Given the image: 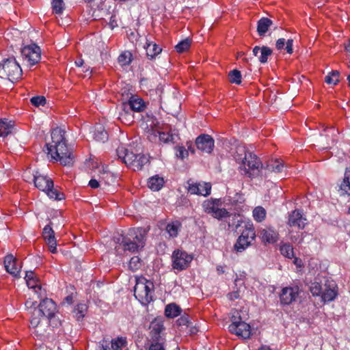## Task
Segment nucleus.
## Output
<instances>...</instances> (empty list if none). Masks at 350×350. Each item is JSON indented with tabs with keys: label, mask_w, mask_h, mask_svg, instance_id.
I'll use <instances>...</instances> for the list:
<instances>
[{
	"label": "nucleus",
	"mask_w": 350,
	"mask_h": 350,
	"mask_svg": "<svg viewBox=\"0 0 350 350\" xmlns=\"http://www.w3.org/2000/svg\"><path fill=\"white\" fill-rule=\"evenodd\" d=\"M113 241L116 244H118L115 247L118 253L120 252V249L124 252H138L145 245L144 236L142 234L141 230L139 229L130 230L126 236L118 235L114 237Z\"/></svg>",
	"instance_id": "nucleus-3"
},
{
	"label": "nucleus",
	"mask_w": 350,
	"mask_h": 350,
	"mask_svg": "<svg viewBox=\"0 0 350 350\" xmlns=\"http://www.w3.org/2000/svg\"><path fill=\"white\" fill-rule=\"evenodd\" d=\"M133 55L130 51H128L122 53L118 58V63L122 66H129L131 63Z\"/></svg>",
	"instance_id": "nucleus-38"
},
{
	"label": "nucleus",
	"mask_w": 350,
	"mask_h": 350,
	"mask_svg": "<svg viewBox=\"0 0 350 350\" xmlns=\"http://www.w3.org/2000/svg\"><path fill=\"white\" fill-rule=\"evenodd\" d=\"M126 107L127 105L124 103H122L118 118L122 123L130 125L134 121L133 111L127 109Z\"/></svg>",
	"instance_id": "nucleus-22"
},
{
	"label": "nucleus",
	"mask_w": 350,
	"mask_h": 350,
	"mask_svg": "<svg viewBox=\"0 0 350 350\" xmlns=\"http://www.w3.org/2000/svg\"><path fill=\"white\" fill-rule=\"evenodd\" d=\"M27 285L29 288L34 289V291L37 294H40L39 291H41V284L39 280L36 278L34 279L26 281Z\"/></svg>",
	"instance_id": "nucleus-48"
},
{
	"label": "nucleus",
	"mask_w": 350,
	"mask_h": 350,
	"mask_svg": "<svg viewBox=\"0 0 350 350\" xmlns=\"http://www.w3.org/2000/svg\"><path fill=\"white\" fill-rule=\"evenodd\" d=\"M22 69L14 58H8L3 61V74L10 81L17 80L22 75Z\"/></svg>",
	"instance_id": "nucleus-10"
},
{
	"label": "nucleus",
	"mask_w": 350,
	"mask_h": 350,
	"mask_svg": "<svg viewBox=\"0 0 350 350\" xmlns=\"http://www.w3.org/2000/svg\"><path fill=\"white\" fill-rule=\"evenodd\" d=\"M117 155L122 161L125 163L127 166H130L133 162L134 158L136 157L137 154L129 151L128 149L124 147H118L116 150Z\"/></svg>",
	"instance_id": "nucleus-21"
},
{
	"label": "nucleus",
	"mask_w": 350,
	"mask_h": 350,
	"mask_svg": "<svg viewBox=\"0 0 350 350\" xmlns=\"http://www.w3.org/2000/svg\"><path fill=\"white\" fill-rule=\"evenodd\" d=\"M228 297L230 300H235L239 297V293L234 291L228 294Z\"/></svg>",
	"instance_id": "nucleus-60"
},
{
	"label": "nucleus",
	"mask_w": 350,
	"mask_h": 350,
	"mask_svg": "<svg viewBox=\"0 0 350 350\" xmlns=\"http://www.w3.org/2000/svg\"><path fill=\"white\" fill-rule=\"evenodd\" d=\"M246 239L250 241H253L256 238V233L254 231V228L252 224H246L245 226V229L242 231L241 235L239 236V242L241 240Z\"/></svg>",
	"instance_id": "nucleus-31"
},
{
	"label": "nucleus",
	"mask_w": 350,
	"mask_h": 350,
	"mask_svg": "<svg viewBox=\"0 0 350 350\" xmlns=\"http://www.w3.org/2000/svg\"><path fill=\"white\" fill-rule=\"evenodd\" d=\"M181 224L179 221H176L170 223L166 226V231L171 237H176L178 234Z\"/></svg>",
	"instance_id": "nucleus-37"
},
{
	"label": "nucleus",
	"mask_w": 350,
	"mask_h": 350,
	"mask_svg": "<svg viewBox=\"0 0 350 350\" xmlns=\"http://www.w3.org/2000/svg\"><path fill=\"white\" fill-rule=\"evenodd\" d=\"M340 191L341 195H350V167L345 170L343 181L340 186Z\"/></svg>",
	"instance_id": "nucleus-32"
},
{
	"label": "nucleus",
	"mask_w": 350,
	"mask_h": 350,
	"mask_svg": "<svg viewBox=\"0 0 350 350\" xmlns=\"http://www.w3.org/2000/svg\"><path fill=\"white\" fill-rule=\"evenodd\" d=\"M252 244V241L244 239L239 242V237L237 239L236 243L234 245V250L238 252L244 251L247 247Z\"/></svg>",
	"instance_id": "nucleus-43"
},
{
	"label": "nucleus",
	"mask_w": 350,
	"mask_h": 350,
	"mask_svg": "<svg viewBox=\"0 0 350 350\" xmlns=\"http://www.w3.org/2000/svg\"><path fill=\"white\" fill-rule=\"evenodd\" d=\"M260 237L265 243H273L277 241V233L271 228L263 229L260 232Z\"/></svg>",
	"instance_id": "nucleus-25"
},
{
	"label": "nucleus",
	"mask_w": 350,
	"mask_h": 350,
	"mask_svg": "<svg viewBox=\"0 0 350 350\" xmlns=\"http://www.w3.org/2000/svg\"><path fill=\"white\" fill-rule=\"evenodd\" d=\"M299 294L298 286L295 287H285L282 290V293L280 295V301L282 304L288 305L290 304L295 299L296 296Z\"/></svg>",
	"instance_id": "nucleus-17"
},
{
	"label": "nucleus",
	"mask_w": 350,
	"mask_h": 350,
	"mask_svg": "<svg viewBox=\"0 0 350 350\" xmlns=\"http://www.w3.org/2000/svg\"><path fill=\"white\" fill-rule=\"evenodd\" d=\"M150 332V336L152 340L151 345L159 344L163 346L165 338L163 337L162 332L164 330L163 324L161 321H152L149 327Z\"/></svg>",
	"instance_id": "nucleus-14"
},
{
	"label": "nucleus",
	"mask_w": 350,
	"mask_h": 350,
	"mask_svg": "<svg viewBox=\"0 0 350 350\" xmlns=\"http://www.w3.org/2000/svg\"><path fill=\"white\" fill-rule=\"evenodd\" d=\"M273 21L267 18H261L257 23V32L260 37H264L269 27L272 26Z\"/></svg>",
	"instance_id": "nucleus-24"
},
{
	"label": "nucleus",
	"mask_w": 350,
	"mask_h": 350,
	"mask_svg": "<svg viewBox=\"0 0 350 350\" xmlns=\"http://www.w3.org/2000/svg\"><path fill=\"white\" fill-rule=\"evenodd\" d=\"M36 304V301H31V300H27L25 302V306L27 308H35Z\"/></svg>",
	"instance_id": "nucleus-63"
},
{
	"label": "nucleus",
	"mask_w": 350,
	"mask_h": 350,
	"mask_svg": "<svg viewBox=\"0 0 350 350\" xmlns=\"http://www.w3.org/2000/svg\"><path fill=\"white\" fill-rule=\"evenodd\" d=\"M36 278H37V277L36 276L33 271H26V274H25V279L26 281L34 279Z\"/></svg>",
	"instance_id": "nucleus-59"
},
{
	"label": "nucleus",
	"mask_w": 350,
	"mask_h": 350,
	"mask_svg": "<svg viewBox=\"0 0 350 350\" xmlns=\"http://www.w3.org/2000/svg\"><path fill=\"white\" fill-rule=\"evenodd\" d=\"M187 148H188V149L187 150H188V152L190 151L191 153H192V154H194L195 153V149H194V147L192 145V144L191 142H187Z\"/></svg>",
	"instance_id": "nucleus-64"
},
{
	"label": "nucleus",
	"mask_w": 350,
	"mask_h": 350,
	"mask_svg": "<svg viewBox=\"0 0 350 350\" xmlns=\"http://www.w3.org/2000/svg\"><path fill=\"white\" fill-rule=\"evenodd\" d=\"M245 175L253 178L258 176L260 169L262 168V164L260 159L251 152H249L246 159L243 162Z\"/></svg>",
	"instance_id": "nucleus-9"
},
{
	"label": "nucleus",
	"mask_w": 350,
	"mask_h": 350,
	"mask_svg": "<svg viewBox=\"0 0 350 350\" xmlns=\"http://www.w3.org/2000/svg\"><path fill=\"white\" fill-rule=\"evenodd\" d=\"M5 270L14 277H18L21 266L18 265L17 259L12 254L7 255L4 258Z\"/></svg>",
	"instance_id": "nucleus-18"
},
{
	"label": "nucleus",
	"mask_w": 350,
	"mask_h": 350,
	"mask_svg": "<svg viewBox=\"0 0 350 350\" xmlns=\"http://www.w3.org/2000/svg\"><path fill=\"white\" fill-rule=\"evenodd\" d=\"M30 101L31 103L36 107H39L40 105L44 106L46 103V98L43 96H37L32 97Z\"/></svg>",
	"instance_id": "nucleus-50"
},
{
	"label": "nucleus",
	"mask_w": 350,
	"mask_h": 350,
	"mask_svg": "<svg viewBox=\"0 0 350 350\" xmlns=\"http://www.w3.org/2000/svg\"><path fill=\"white\" fill-rule=\"evenodd\" d=\"M325 81L328 84L336 85L339 82V72L332 70L325 77Z\"/></svg>",
	"instance_id": "nucleus-42"
},
{
	"label": "nucleus",
	"mask_w": 350,
	"mask_h": 350,
	"mask_svg": "<svg viewBox=\"0 0 350 350\" xmlns=\"http://www.w3.org/2000/svg\"><path fill=\"white\" fill-rule=\"evenodd\" d=\"M334 131L333 128H329L325 131V135H321L319 142V146L321 149L330 148L331 146L334 144L335 139L333 138Z\"/></svg>",
	"instance_id": "nucleus-19"
},
{
	"label": "nucleus",
	"mask_w": 350,
	"mask_h": 350,
	"mask_svg": "<svg viewBox=\"0 0 350 350\" xmlns=\"http://www.w3.org/2000/svg\"><path fill=\"white\" fill-rule=\"evenodd\" d=\"M36 312L38 316L46 317L52 327H56L61 325L60 320L56 317V304L51 299L45 298L42 300Z\"/></svg>",
	"instance_id": "nucleus-5"
},
{
	"label": "nucleus",
	"mask_w": 350,
	"mask_h": 350,
	"mask_svg": "<svg viewBox=\"0 0 350 350\" xmlns=\"http://www.w3.org/2000/svg\"><path fill=\"white\" fill-rule=\"evenodd\" d=\"M231 324L228 326L229 332L243 338H249L251 335V327L249 324L242 321L240 315L231 317Z\"/></svg>",
	"instance_id": "nucleus-8"
},
{
	"label": "nucleus",
	"mask_w": 350,
	"mask_h": 350,
	"mask_svg": "<svg viewBox=\"0 0 350 350\" xmlns=\"http://www.w3.org/2000/svg\"><path fill=\"white\" fill-rule=\"evenodd\" d=\"M50 252L53 254H55L57 252V243L55 237H51L50 239H45Z\"/></svg>",
	"instance_id": "nucleus-54"
},
{
	"label": "nucleus",
	"mask_w": 350,
	"mask_h": 350,
	"mask_svg": "<svg viewBox=\"0 0 350 350\" xmlns=\"http://www.w3.org/2000/svg\"><path fill=\"white\" fill-rule=\"evenodd\" d=\"M88 307L85 304H78L74 310L76 318L78 321L83 319L87 311Z\"/></svg>",
	"instance_id": "nucleus-46"
},
{
	"label": "nucleus",
	"mask_w": 350,
	"mask_h": 350,
	"mask_svg": "<svg viewBox=\"0 0 350 350\" xmlns=\"http://www.w3.org/2000/svg\"><path fill=\"white\" fill-rule=\"evenodd\" d=\"M191 43V39L185 38L175 46L176 51L179 53H184L189 49Z\"/></svg>",
	"instance_id": "nucleus-41"
},
{
	"label": "nucleus",
	"mask_w": 350,
	"mask_h": 350,
	"mask_svg": "<svg viewBox=\"0 0 350 350\" xmlns=\"http://www.w3.org/2000/svg\"><path fill=\"white\" fill-rule=\"evenodd\" d=\"M272 50L268 46H263L261 47L260 55L258 60L260 63L265 64L267 62L268 57L272 54Z\"/></svg>",
	"instance_id": "nucleus-45"
},
{
	"label": "nucleus",
	"mask_w": 350,
	"mask_h": 350,
	"mask_svg": "<svg viewBox=\"0 0 350 350\" xmlns=\"http://www.w3.org/2000/svg\"><path fill=\"white\" fill-rule=\"evenodd\" d=\"M33 182L35 187L46 193L50 198L60 200L64 198L63 193L54 188L53 181L49 177L36 172L33 174Z\"/></svg>",
	"instance_id": "nucleus-4"
},
{
	"label": "nucleus",
	"mask_w": 350,
	"mask_h": 350,
	"mask_svg": "<svg viewBox=\"0 0 350 350\" xmlns=\"http://www.w3.org/2000/svg\"><path fill=\"white\" fill-rule=\"evenodd\" d=\"M223 202L221 198H210L203 202L202 206L203 211L214 218L221 219L230 215L224 208H221Z\"/></svg>",
	"instance_id": "nucleus-7"
},
{
	"label": "nucleus",
	"mask_w": 350,
	"mask_h": 350,
	"mask_svg": "<svg viewBox=\"0 0 350 350\" xmlns=\"http://www.w3.org/2000/svg\"><path fill=\"white\" fill-rule=\"evenodd\" d=\"M14 123L8 119H0V137H6L12 133Z\"/></svg>",
	"instance_id": "nucleus-28"
},
{
	"label": "nucleus",
	"mask_w": 350,
	"mask_h": 350,
	"mask_svg": "<svg viewBox=\"0 0 350 350\" xmlns=\"http://www.w3.org/2000/svg\"><path fill=\"white\" fill-rule=\"evenodd\" d=\"M163 183V178L159 176H152L150 178L148 181V187L152 191L160 190L162 188Z\"/></svg>",
	"instance_id": "nucleus-33"
},
{
	"label": "nucleus",
	"mask_w": 350,
	"mask_h": 350,
	"mask_svg": "<svg viewBox=\"0 0 350 350\" xmlns=\"http://www.w3.org/2000/svg\"><path fill=\"white\" fill-rule=\"evenodd\" d=\"M176 322L179 326H182V325L189 326V324L190 323L189 317L187 314H184V315L181 316L177 320Z\"/></svg>",
	"instance_id": "nucleus-56"
},
{
	"label": "nucleus",
	"mask_w": 350,
	"mask_h": 350,
	"mask_svg": "<svg viewBox=\"0 0 350 350\" xmlns=\"http://www.w3.org/2000/svg\"><path fill=\"white\" fill-rule=\"evenodd\" d=\"M144 48L146 51V55L148 59H152L161 51L162 49L157 44L147 40Z\"/></svg>",
	"instance_id": "nucleus-26"
},
{
	"label": "nucleus",
	"mask_w": 350,
	"mask_h": 350,
	"mask_svg": "<svg viewBox=\"0 0 350 350\" xmlns=\"http://www.w3.org/2000/svg\"><path fill=\"white\" fill-rule=\"evenodd\" d=\"M172 258L173 269L183 271L189 267L193 256L185 251L177 250L174 251Z\"/></svg>",
	"instance_id": "nucleus-11"
},
{
	"label": "nucleus",
	"mask_w": 350,
	"mask_h": 350,
	"mask_svg": "<svg viewBox=\"0 0 350 350\" xmlns=\"http://www.w3.org/2000/svg\"><path fill=\"white\" fill-rule=\"evenodd\" d=\"M89 186L92 189H96L98 188L102 185L100 181L99 180V178L97 176V178H92L90 182H89Z\"/></svg>",
	"instance_id": "nucleus-57"
},
{
	"label": "nucleus",
	"mask_w": 350,
	"mask_h": 350,
	"mask_svg": "<svg viewBox=\"0 0 350 350\" xmlns=\"http://www.w3.org/2000/svg\"><path fill=\"white\" fill-rule=\"evenodd\" d=\"M188 192L192 195H198L206 197L211 194L212 186L210 183L193 182L191 180L187 181Z\"/></svg>",
	"instance_id": "nucleus-13"
},
{
	"label": "nucleus",
	"mask_w": 350,
	"mask_h": 350,
	"mask_svg": "<svg viewBox=\"0 0 350 350\" xmlns=\"http://www.w3.org/2000/svg\"><path fill=\"white\" fill-rule=\"evenodd\" d=\"M154 284L145 279L138 280L134 287V295L142 304L147 305L152 301Z\"/></svg>",
	"instance_id": "nucleus-6"
},
{
	"label": "nucleus",
	"mask_w": 350,
	"mask_h": 350,
	"mask_svg": "<svg viewBox=\"0 0 350 350\" xmlns=\"http://www.w3.org/2000/svg\"><path fill=\"white\" fill-rule=\"evenodd\" d=\"M247 155V154L245 148L243 146H239L236 148L234 157L237 162L243 163V162L246 159Z\"/></svg>",
	"instance_id": "nucleus-39"
},
{
	"label": "nucleus",
	"mask_w": 350,
	"mask_h": 350,
	"mask_svg": "<svg viewBox=\"0 0 350 350\" xmlns=\"http://www.w3.org/2000/svg\"><path fill=\"white\" fill-rule=\"evenodd\" d=\"M253 217L258 222H261L266 217V211L262 206H257L253 211Z\"/></svg>",
	"instance_id": "nucleus-40"
},
{
	"label": "nucleus",
	"mask_w": 350,
	"mask_h": 350,
	"mask_svg": "<svg viewBox=\"0 0 350 350\" xmlns=\"http://www.w3.org/2000/svg\"><path fill=\"white\" fill-rule=\"evenodd\" d=\"M64 131L57 127L51 131V143H46L47 153L51 158L59 160L63 165H71L74 163V156L68 148L64 137Z\"/></svg>",
	"instance_id": "nucleus-1"
},
{
	"label": "nucleus",
	"mask_w": 350,
	"mask_h": 350,
	"mask_svg": "<svg viewBox=\"0 0 350 350\" xmlns=\"http://www.w3.org/2000/svg\"><path fill=\"white\" fill-rule=\"evenodd\" d=\"M306 219L299 210H295L289 215L288 224L295 230H303L306 226Z\"/></svg>",
	"instance_id": "nucleus-16"
},
{
	"label": "nucleus",
	"mask_w": 350,
	"mask_h": 350,
	"mask_svg": "<svg viewBox=\"0 0 350 350\" xmlns=\"http://www.w3.org/2000/svg\"><path fill=\"white\" fill-rule=\"evenodd\" d=\"M284 165L279 159L271 160L267 162L265 169L269 172H281Z\"/></svg>",
	"instance_id": "nucleus-35"
},
{
	"label": "nucleus",
	"mask_w": 350,
	"mask_h": 350,
	"mask_svg": "<svg viewBox=\"0 0 350 350\" xmlns=\"http://www.w3.org/2000/svg\"><path fill=\"white\" fill-rule=\"evenodd\" d=\"M196 146L199 150L211 153L214 148V139L209 135L202 134L196 138Z\"/></svg>",
	"instance_id": "nucleus-15"
},
{
	"label": "nucleus",
	"mask_w": 350,
	"mask_h": 350,
	"mask_svg": "<svg viewBox=\"0 0 350 350\" xmlns=\"http://www.w3.org/2000/svg\"><path fill=\"white\" fill-rule=\"evenodd\" d=\"M149 350H165L163 346H161L159 344L151 345Z\"/></svg>",
	"instance_id": "nucleus-62"
},
{
	"label": "nucleus",
	"mask_w": 350,
	"mask_h": 350,
	"mask_svg": "<svg viewBox=\"0 0 350 350\" xmlns=\"http://www.w3.org/2000/svg\"><path fill=\"white\" fill-rule=\"evenodd\" d=\"M40 323V318L38 316L37 313L35 312L33 314L32 318L30 320V325L32 327H37Z\"/></svg>",
	"instance_id": "nucleus-58"
},
{
	"label": "nucleus",
	"mask_w": 350,
	"mask_h": 350,
	"mask_svg": "<svg viewBox=\"0 0 350 350\" xmlns=\"http://www.w3.org/2000/svg\"><path fill=\"white\" fill-rule=\"evenodd\" d=\"M188 150L184 146H177L176 155L180 159H184L188 157Z\"/></svg>",
	"instance_id": "nucleus-55"
},
{
	"label": "nucleus",
	"mask_w": 350,
	"mask_h": 350,
	"mask_svg": "<svg viewBox=\"0 0 350 350\" xmlns=\"http://www.w3.org/2000/svg\"><path fill=\"white\" fill-rule=\"evenodd\" d=\"M21 55L24 60L31 66L40 62L41 50L38 46L33 44L23 47L21 50Z\"/></svg>",
	"instance_id": "nucleus-12"
},
{
	"label": "nucleus",
	"mask_w": 350,
	"mask_h": 350,
	"mask_svg": "<svg viewBox=\"0 0 350 350\" xmlns=\"http://www.w3.org/2000/svg\"><path fill=\"white\" fill-rule=\"evenodd\" d=\"M157 137H159V141L163 142V143L174 142V135L169 132H161L152 130L150 135L148 136L150 140L155 139Z\"/></svg>",
	"instance_id": "nucleus-23"
},
{
	"label": "nucleus",
	"mask_w": 350,
	"mask_h": 350,
	"mask_svg": "<svg viewBox=\"0 0 350 350\" xmlns=\"http://www.w3.org/2000/svg\"><path fill=\"white\" fill-rule=\"evenodd\" d=\"M126 344V339L123 338H118V339L111 341V349L113 350H122V347H124Z\"/></svg>",
	"instance_id": "nucleus-47"
},
{
	"label": "nucleus",
	"mask_w": 350,
	"mask_h": 350,
	"mask_svg": "<svg viewBox=\"0 0 350 350\" xmlns=\"http://www.w3.org/2000/svg\"><path fill=\"white\" fill-rule=\"evenodd\" d=\"M148 161V158L144 154H137L136 157L134 158V161L131 164L130 167H133L135 171L140 170Z\"/></svg>",
	"instance_id": "nucleus-30"
},
{
	"label": "nucleus",
	"mask_w": 350,
	"mask_h": 350,
	"mask_svg": "<svg viewBox=\"0 0 350 350\" xmlns=\"http://www.w3.org/2000/svg\"><path fill=\"white\" fill-rule=\"evenodd\" d=\"M42 237L44 240L55 237V232L50 224L46 225L42 231Z\"/></svg>",
	"instance_id": "nucleus-52"
},
{
	"label": "nucleus",
	"mask_w": 350,
	"mask_h": 350,
	"mask_svg": "<svg viewBox=\"0 0 350 350\" xmlns=\"http://www.w3.org/2000/svg\"><path fill=\"white\" fill-rule=\"evenodd\" d=\"M293 40L292 39H288L286 42L284 38H280L276 41L275 46L278 50H281L284 49V45L286 44V50L288 53L291 54L293 53Z\"/></svg>",
	"instance_id": "nucleus-36"
},
{
	"label": "nucleus",
	"mask_w": 350,
	"mask_h": 350,
	"mask_svg": "<svg viewBox=\"0 0 350 350\" xmlns=\"http://www.w3.org/2000/svg\"><path fill=\"white\" fill-rule=\"evenodd\" d=\"M141 266L140 259L138 256H133L129 262V267L131 270L135 271L139 269Z\"/></svg>",
	"instance_id": "nucleus-53"
},
{
	"label": "nucleus",
	"mask_w": 350,
	"mask_h": 350,
	"mask_svg": "<svg viewBox=\"0 0 350 350\" xmlns=\"http://www.w3.org/2000/svg\"><path fill=\"white\" fill-rule=\"evenodd\" d=\"M229 81L232 83L241 84V74L238 70H233L228 73Z\"/></svg>",
	"instance_id": "nucleus-44"
},
{
	"label": "nucleus",
	"mask_w": 350,
	"mask_h": 350,
	"mask_svg": "<svg viewBox=\"0 0 350 350\" xmlns=\"http://www.w3.org/2000/svg\"><path fill=\"white\" fill-rule=\"evenodd\" d=\"M281 254L288 258H292L294 256L293 249L289 244H284L280 247Z\"/></svg>",
	"instance_id": "nucleus-49"
},
{
	"label": "nucleus",
	"mask_w": 350,
	"mask_h": 350,
	"mask_svg": "<svg viewBox=\"0 0 350 350\" xmlns=\"http://www.w3.org/2000/svg\"><path fill=\"white\" fill-rule=\"evenodd\" d=\"M72 302H73V295H72V294H71V295L66 296L64 298L63 304L67 303L68 305H70V304H72Z\"/></svg>",
	"instance_id": "nucleus-61"
},
{
	"label": "nucleus",
	"mask_w": 350,
	"mask_h": 350,
	"mask_svg": "<svg viewBox=\"0 0 350 350\" xmlns=\"http://www.w3.org/2000/svg\"><path fill=\"white\" fill-rule=\"evenodd\" d=\"M98 177L103 187L110 185L114 183L116 180V178L113 174L111 172L104 169L102 172H100V174H98ZM105 187H103V189Z\"/></svg>",
	"instance_id": "nucleus-27"
},
{
	"label": "nucleus",
	"mask_w": 350,
	"mask_h": 350,
	"mask_svg": "<svg viewBox=\"0 0 350 350\" xmlns=\"http://www.w3.org/2000/svg\"><path fill=\"white\" fill-rule=\"evenodd\" d=\"M93 137L97 142H105L107 140L108 134L103 125L98 124L94 127Z\"/></svg>",
	"instance_id": "nucleus-29"
},
{
	"label": "nucleus",
	"mask_w": 350,
	"mask_h": 350,
	"mask_svg": "<svg viewBox=\"0 0 350 350\" xmlns=\"http://www.w3.org/2000/svg\"><path fill=\"white\" fill-rule=\"evenodd\" d=\"M52 6L56 14H61L64 10V1L62 0H53Z\"/></svg>",
	"instance_id": "nucleus-51"
},
{
	"label": "nucleus",
	"mask_w": 350,
	"mask_h": 350,
	"mask_svg": "<svg viewBox=\"0 0 350 350\" xmlns=\"http://www.w3.org/2000/svg\"><path fill=\"white\" fill-rule=\"evenodd\" d=\"M124 103L127 105V109H131L133 112H141L146 108L144 101L137 96H131L129 101Z\"/></svg>",
	"instance_id": "nucleus-20"
},
{
	"label": "nucleus",
	"mask_w": 350,
	"mask_h": 350,
	"mask_svg": "<svg viewBox=\"0 0 350 350\" xmlns=\"http://www.w3.org/2000/svg\"><path fill=\"white\" fill-rule=\"evenodd\" d=\"M181 308L174 303L170 304L165 306V314L167 317L174 318L180 314Z\"/></svg>",
	"instance_id": "nucleus-34"
},
{
	"label": "nucleus",
	"mask_w": 350,
	"mask_h": 350,
	"mask_svg": "<svg viewBox=\"0 0 350 350\" xmlns=\"http://www.w3.org/2000/svg\"><path fill=\"white\" fill-rule=\"evenodd\" d=\"M310 291L313 297L318 298L314 304L316 307H319L336 299L338 295V286L332 280L317 278L315 281L311 283Z\"/></svg>",
	"instance_id": "nucleus-2"
}]
</instances>
